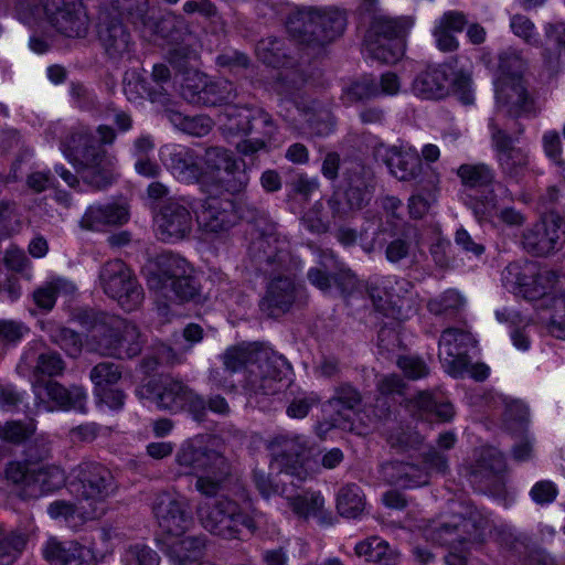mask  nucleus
Segmentation results:
<instances>
[{
    "mask_svg": "<svg viewBox=\"0 0 565 565\" xmlns=\"http://www.w3.org/2000/svg\"><path fill=\"white\" fill-rule=\"evenodd\" d=\"M99 141L86 126L73 127L62 141L65 157L82 174L83 180L95 189H105L113 182L116 158L103 146L116 140L115 130L107 125L97 127Z\"/></svg>",
    "mask_w": 565,
    "mask_h": 565,
    "instance_id": "nucleus-1",
    "label": "nucleus"
},
{
    "mask_svg": "<svg viewBox=\"0 0 565 565\" xmlns=\"http://www.w3.org/2000/svg\"><path fill=\"white\" fill-rule=\"evenodd\" d=\"M82 323L90 332L94 349L100 355L119 360L137 356L143 341L138 327L115 315L102 311L86 312Z\"/></svg>",
    "mask_w": 565,
    "mask_h": 565,
    "instance_id": "nucleus-2",
    "label": "nucleus"
},
{
    "mask_svg": "<svg viewBox=\"0 0 565 565\" xmlns=\"http://www.w3.org/2000/svg\"><path fill=\"white\" fill-rule=\"evenodd\" d=\"M196 515L204 530L223 540H238L244 531L254 534L263 519L262 512L227 495L201 501Z\"/></svg>",
    "mask_w": 565,
    "mask_h": 565,
    "instance_id": "nucleus-3",
    "label": "nucleus"
},
{
    "mask_svg": "<svg viewBox=\"0 0 565 565\" xmlns=\"http://www.w3.org/2000/svg\"><path fill=\"white\" fill-rule=\"evenodd\" d=\"M15 14L31 28L46 20L60 34L72 39L84 38L88 32L89 20L82 0H18Z\"/></svg>",
    "mask_w": 565,
    "mask_h": 565,
    "instance_id": "nucleus-4",
    "label": "nucleus"
},
{
    "mask_svg": "<svg viewBox=\"0 0 565 565\" xmlns=\"http://www.w3.org/2000/svg\"><path fill=\"white\" fill-rule=\"evenodd\" d=\"M345 25V13L337 8H297L286 21L289 34L315 53L338 39Z\"/></svg>",
    "mask_w": 565,
    "mask_h": 565,
    "instance_id": "nucleus-5",
    "label": "nucleus"
},
{
    "mask_svg": "<svg viewBox=\"0 0 565 565\" xmlns=\"http://www.w3.org/2000/svg\"><path fill=\"white\" fill-rule=\"evenodd\" d=\"M301 260L294 256L290 244L274 228L253 237L248 247L246 268L265 278L296 274Z\"/></svg>",
    "mask_w": 565,
    "mask_h": 565,
    "instance_id": "nucleus-6",
    "label": "nucleus"
},
{
    "mask_svg": "<svg viewBox=\"0 0 565 565\" xmlns=\"http://www.w3.org/2000/svg\"><path fill=\"white\" fill-rule=\"evenodd\" d=\"M266 448L271 455V468L285 477H290V483L297 486L312 476V459L309 440L303 435L282 433L267 440Z\"/></svg>",
    "mask_w": 565,
    "mask_h": 565,
    "instance_id": "nucleus-7",
    "label": "nucleus"
},
{
    "mask_svg": "<svg viewBox=\"0 0 565 565\" xmlns=\"http://www.w3.org/2000/svg\"><path fill=\"white\" fill-rule=\"evenodd\" d=\"M490 521L476 508H469L466 514H455L447 521L435 523L425 530L427 540L451 548L463 547L467 543L481 542Z\"/></svg>",
    "mask_w": 565,
    "mask_h": 565,
    "instance_id": "nucleus-8",
    "label": "nucleus"
},
{
    "mask_svg": "<svg viewBox=\"0 0 565 565\" xmlns=\"http://www.w3.org/2000/svg\"><path fill=\"white\" fill-rule=\"evenodd\" d=\"M148 388L152 393L153 402L159 409L172 414L185 411L196 422H202L205 418V399L183 382L162 376L159 380L150 381Z\"/></svg>",
    "mask_w": 565,
    "mask_h": 565,
    "instance_id": "nucleus-9",
    "label": "nucleus"
},
{
    "mask_svg": "<svg viewBox=\"0 0 565 565\" xmlns=\"http://www.w3.org/2000/svg\"><path fill=\"white\" fill-rule=\"evenodd\" d=\"M287 361L277 353L260 349L244 372L243 388L250 395H274L281 388Z\"/></svg>",
    "mask_w": 565,
    "mask_h": 565,
    "instance_id": "nucleus-10",
    "label": "nucleus"
},
{
    "mask_svg": "<svg viewBox=\"0 0 565 565\" xmlns=\"http://www.w3.org/2000/svg\"><path fill=\"white\" fill-rule=\"evenodd\" d=\"M99 284L104 292L115 299L125 311L138 309L143 301L141 285L121 259H113L102 266Z\"/></svg>",
    "mask_w": 565,
    "mask_h": 565,
    "instance_id": "nucleus-11",
    "label": "nucleus"
},
{
    "mask_svg": "<svg viewBox=\"0 0 565 565\" xmlns=\"http://www.w3.org/2000/svg\"><path fill=\"white\" fill-rule=\"evenodd\" d=\"M72 475L71 491L89 504L104 502L117 489L111 471L99 462H82Z\"/></svg>",
    "mask_w": 565,
    "mask_h": 565,
    "instance_id": "nucleus-12",
    "label": "nucleus"
},
{
    "mask_svg": "<svg viewBox=\"0 0 565 565\" xmlns=\"http://www.w3.org/2000/svg\"><path fill=\"white\" fill-rule=\"evenodd\" d=\"M491 145L503 179L520 183L529 171V153L513 145L512 136L494 120L489 121Z\"/></svg>",
    "mask_w": 565,
    "mask_h": 565,
    "instance_id": "nucleus-13",
    "label": "nucleus"
},
{
    "mask_svg": "<svg viewBox=\"0 0 565 565\" xmlns=\"http://www.w3.org/2000/svg\"><path fill=\"white\" fill-rule=\"evenodd\" d=\"M507 469L503 454L494 447H482L475 454L467 468L471 486L481 493L497 494L503 491Z\"/></svg>",
    "mask_w": 565,
    "mask_h": 565,
    "instance_id": "nucleus-14",
    "label": "nucleus"
},
{
    "mask_svg": "<svg viewBox=\"0 0 565 565\" xmlns=\"http://www.w3.org/2000/svg\"><path fill=\"white\" fill-rule=\"evenodd\" d=\"M257 57L271 67H285L280 73V89L287 96H291L306 83L307 76L300 70H289L292 58L289 55L287 42L282 38L267 36L258 41L256 45Z\"/></svg>",
    "mask_w": 565,
    "mask_h": 565,
    "instance_id": "nucleus-15",
    "label": "nucleus"
},
{
    "mask_svg": "<svg viewBox=\"0 0 565 565\" xmlns=\"http://www.w3.org/2000/svg\"><path fill=\"white\" fill-rule=\"evenodd\" d=\"M152 513L166 536L184 534L193 524L190 502L183 495L158 493L152 502Z\"/></svg>",
    "mask_w": 565,
    "mask_h": 565,
    "instance_id": "nucleus-16",
    "label": "nucleus"
},
{
    "mask_svg": "<svg viewBox=\"0 0 565 565\" xmlns=\"http://www.w3.org/2000/svg\"><path fill=\"white\" fill-rule=\"evenodd\" d=\"M563 218L556 213H547L527 227L522 234L523 248L533 256H547L561 247Z\"/></svg>",
    "mask_w": 565,
    "mask_h": 565,
    "instance_id": "nucleus-17",
    "label": "nucleus"
},
{
    "mask_svg": "<svg viewBox=\"0 0 565 565\" xmlns=\"http://www.w3.org/2000/svg\"><path fill=\"white\" fill-rule=\"evenodd\" d=\"M475 345L472 334L458 328L446 329L439 339V360L446 371L455 376H462L469 369L468 351Z\"/></svg>",
    "mask_w": 565,
    "mask_h": 565,
    "instance_id": "nucleus-18",
    "label": "nucleus"
},
{
    "mask_svg": "<svg viewBox=\"0 0 565 565\" xmlns=\"http://www.w3.org/2000/svg\"><path fill=\"white\" fill-rule=\"evenodd\" d=\"M156 221L161 241L174 243L185 238L192 231L190 202L184 198L166 200Z\"/></svg>",
    "mask_w": 565,
    "mask_h": 565,
    "instance_id": "nucleus-19",
    "label": "nucleus"
},
{
    "mask_svg": "<svg viewBox=\"0 0 565 565\" xmlns=\"http://www.w3.org/2000/svg\"><path fill=\"white\" fill-rule=\"evenodd\" d=\"M175 462L186 473L199 475L209 471L226 472L228 460L217 450L209 448L199 440L184 441L175 454Z\"/></svg>",
    "mask_w": 565,
    "mask_h": 565,
    "instance_id": "nucleus-20",
    "label": "nucleus"
},
{
    "mask_svg": "<svg viewBox=\"0 0 565 565\" xmlns=\"http://www.w3.org/2000/svg\"><path fill=\"white\" fill-rule=\"evenodd\" d=\"M239 218H245V216L238 214L236 203L227 198H206L201 211L196 213L200 228L213 234L228 231Z\"/></svg>",
    "mask_w": 565,
    "mask_h": 565,
    "instance_id": "nucleus-21",
    "label": "nucleus"
},
{
    "mask_svg": "<svg viewBox=\"0 0 565 565\" xmlns=\"http://www.w3.org/2000/svg\"><path fill=\"white\" fill-rule=\"evenodd\" d=\"M495 99L499 109L512 118H535L541 111L525 82L498 86Z\"/></svg>",
    "mask_w": 565,
    "mask_h": 565,
    "instance_id": "nucleus-22",
    "label": "nucleus"
},
{
    "mask_svg": "<svg viewBox=\"0 0 565 565\" xmlns=\"http://www.w3.org/2000/svg\"><path fill=\"white\" fill-rule=\"evenodd\" d=\"M294 274L269 277L265 295L259 301V309L268 318H278L290 310L296 300Z\"/></svg>",
    "mask_w": 565,
    "mask_h": 565,
    "instance_id": "nucleus-23",
    "label": "nucleus"
},
{
    "mask_svg": "<svg viewBox=\"0 0 565 565\" xmlns=\"http://www.w3.org/2000/svg\"><path fill=\"white\" fill-rule=\"evenodd\" d=\"M376 157L388 168L390 172L399 181H418L425 173L434 171L424 170L422 158L413 151L401 150L396 147L380 146Z\"/></svg>",
    "mask_w": 565,
    "mask_h": 565,
    "instance_id": "nucleus-24",
    "label": "nucleus"
},
{
    "mask_svg": "<svg viewBox=\"0 0 565 565\" xmlns=\"http://www.w3.org/2000/svg\"><path fill=\"white\" fill-rule=\"evenodd\" d=\"M44 559L51 565H96L97 558L93 548L76 541H60L50 537L43 548Z\"/></svg>",
    "mask_w": 565,
    "mask_h": 565,
    "instance_id": "nucleus-25",
    "label": "nucleus"
},
{
    "mask_svg": "<svg viewBox=\"0 0 565 565\" xmlns=\"http://www.w3.org/2000/svg\"><path fill=\"white\" fill-rule=\"evenodd\" d=\"M451 75H454V67L450 64L428 66L414 78L413 93L423 99H443L450 93Z\"/></svg>",
    "mask_w": 565,
    "mask_h": 565,
    "instance_id": "nucleus-26",
    "label": "nucleus"
},
{
    "mask_svg": "<svg viewBox=\"0 0 565 565\" xmlns=\"http://www.w3.org/2000/svg\"><path fill=\"white\" fill-rule=\"evenodd\" d=\"M98 35L109 60L118 63L131 57L135 43L120 20L111 18L104 21L99 26Z\"/></svg>",
    "mask_w": 565,
    "mask_h": 565,
    "instance_id": "nucleus-27",
    "label": "nucleus"
},
{
    "mask_svg": "<svg viewBox=\"0 0 565 565\" xmlns=\"http://www.w3.org/2000/svg\"><path fill=\"white\" fill-rule=\"evenodd\" d=\"M33 392L42 402H53L61 409H77L84 412L86 394L79 386L66 388L60 383L51 380H34Z\"/></svg>",
    "mask_w": 565,
    "mask_h": 565,
    "instance_id": "nucleus-28",
    "label": "nucleus"
},
{
    "mask_svg": "<svg viewBox=\"0 0 565 565\" xmlns=\"http://www.w3.org/2000/svg\"><path fill=\"white\" fill-rule=\"evenodd\" d=\"M192 271L190 264L180 255L162 253L157 256L154 267L149 270L148 286L157 292L167 288L169 282L182 279Z\"/></svg>",
    "mask_w": 565,
    "mask_h": 565,
    "instance_id": "nucleus-29",
    "label": "nucleus"
},
{
    "mask_svg": "<svg viewBox=\"0 0 565 565\" xmlns=\"http://www.w3.org/2000/svg\"><path fill=\"white\" fill-rule=\"evenodd\" d=\"M172 86L170 68L166 64H156L150 82L134 73L131 78L127 83L125 82V92L126 94L136 92L138 96H147L152 102H163Z\"/></svg>",
    "mask_w": 565,
    "mask_h": 565,
    "instance_id": "nucleus-30",
    "label": "nucleus"
},
{
    "mask_svg": "<svg viewBox=\"0 0 565 565\" xmlns=\"http://www.w3.org/2000/svg\"><path fill=\"white\" fill-rule=\"evenodd\" d=\"M373 198L372 190L340 185L328 199L327 204L333 220H345L351 213L365 207Z\"/></svg>",
    "mask_w": 565,
    "mask_h": 565,
    "instance_id": "nucleus-31",
    "label": "nucleus"
},
{
    "mask_svg": "<svg viewBox=\"0 0 565 565\" xmlns=\"http://www.w3.org/2000/svg\"><path fill=\"white\" fill-rule=\"evenodd\" d=\"M204 535H168L163 539V552L175 565H188L203 555Z\"/></svg>",
    "mask_w": 565,
    "mask_h": 565,
    "instance_id": "nucleus-32",
    "label": "nucleus"
},
{
    "mask_svg": "<svg viewBox=\"0 0 565 565\" xmlns=\"http://www.w3.org/2000/svg\"><path fill=\"white\" fill-rule=\"evenodd\" d=\"M236 97V89L232 82L227 79L206 81L202 84V89L192 93L185 88L184 99L190 104L200 106H218L232 103Z\"/></svg>",
    "mask_w": 565,
    "mask_h": 565,
    "instance_id": "nucleus-33",
    "label": "nucleus"
},
{
    "mask_svg": "<svg viewBox=\"0 0 565 565\" xmlns=\"http://www.w3.org/2000/svg\"><path fill=\"white\" fill-rule=\"evenodd\" d=\"M129 218L128 207L124 204L107 203L90 205L81 218V226L89 231H99L107 225H122Z\"/></svg>",
    "mask_w": 565,
    "mask_h": 565,
    "instance_id": "nucleus-34",
    "label": "nucleus"
},
{
    "mask_svg": "<svg viewBox=\"0 0 565 565\" xmlns=\"http://www.w3.org/2000/svg\"><path fill=\"white\" fill-rule=\"evenodd\" d=\"M168 167L172 174L184 183H196L204 170L201 156L191 148L181 147L170 153Z\"/></svg>",
    "mask_w": 565,
    "mask_h": 565,
    "instance_id": "nucleus-35",
    "label": "nucleus"
},
{
    "mask_svg": "<svg viewBox=\"0 0 565 565\" xmlns=\"http://www.w3.org/2000/svg\"><path fill=\"white\" fill-rule=\"evenodd\" d=\"M439 175L435 171L425 173L415 184V193L408 200L409 215L422 218L436 202Z\"/></svg>",
    "mask_w": 565,
    "mask_h": 565,
    "instance_id": "nucleus-36",
    "label": "nucleus"
},
{
    "mask_svg": "<svg viewBox=\"0 0 565 565\" xmlns=\"http://www.w3.org/2000/svg\"><path fill=\"white\" fill-rule=\"evenodd\" d=\"M414 21L409 17L402 18H376L365 38L377 39L382 41H403L404 36L412 28Z\"/></svg>",
    "mask_w": 565,
    "mask_h": 565,
    "instance_id": "nucleus-37",
    "label": "nucleus"
},
{
    "mask_svg": "<svg viewBox=\"0 0 565 565\" xmlns=\"http://www.w3.org/2000/svg\"><path fill=\"white\" fill-rule=\"evenodd\" d=\"M525 67V61L515 50L509 49L500 53L498 65L499 75L495 81V88L498 86L524 82L523 73Z\"/></svg>",
    "mask_w": 565,
    "mask_h": 565,
    "instance_id": "nucleus-38",
    "label": "nucleus"
},
{
    "mask_svg": "<svg viewBox=\"0 0 565 565\" xmlns=\"http://www.w3.org/2000/svg\"><path fill=\"white\" fill-rule=\"evenodd\" d=\"M305 116L310 130L317 136H327L333 131L335 118L330 108L318 100H311L302 107L297 104Z\"/></svg>",
    "mask_w": 565,
    "mask_h": 565,
    "instance_id": "nucleus-39",
    "label": "nucleus"
},
{
    "mask_svg": "<svg viewBox=\"0 0 565 565\" xmlns=\"http://www.w3.org/2000/svg\"><path fill=\"white\" fill-rule=\"evenodd\" d=\"M285 498L292 512L301 519L318 518L323 515L324 499L320 492L306 491L302 494H292L287 490Z\"/></svg>",
    "mask_w": 565,
    "mask_h": 565,
    "instance_id": "nucleus-40",
    "label": "nucleus"
},
{
    "mask_svg": "<svg viewBox=\"0 0 565 565\" xmlns=\"http://www.w3.org/2000/svg\"><path fill=\"white\" fill-rule=\"evenodd\" d=\"M28 541L26 532L8 531L0 525V565H12L24 551Z\"/></svg>",
    "mask_w": 565,
    "mask_h": 565,
    "instance_id": "nucleus-41",
    "label": "nucleus"
},
{
    "mask_svg": "<svg viewBox=\"0 0 565 565\" xmlns=\"http://www.w3.org/2000/svg\"><path fill=\"white\" fill-rule=\"evenodd\" d=\"M462 185L477 189L491 186L495 180L494 170L487 163H463L457 169Z\"/></svg>",
    "mask_w": 565,
    "mask_h": 565,
    "instance_id": "nucleus-42",
    "label": "nucleus"
},
{
    "mask_svg": "<svg viewBox=\"0 0 565 565\" xmlns=\"http://www.w3.org/2000/svg\"><path fill=\"white\" fill-rule=\"evenodd\" d=\"M115 8L120 14H126L134 24L149 28L158 32V24L149 8V0H121L117 1Z\"/></svg>",
    "mask_w": 565,
    "mask_h": 565,
    "instance_id": "nucleus-43",
    "label": "nucleus"
},
{
    "mask_svg": "<svg viewBox=\"0 0 565 565\" xmlns=\"http://www.w3.org/2000/svg\"><path fill=\"white\" fill-rule=\"evenodd\" d=\"M337 256L331 249H324L319 253L317 267H312L307 273L309 282L323 292L330 291L332 287V267H337Z\"/></svg>",
    "mask_w": 565,
    "mask_h": 565,
    "instance_id": "nucleus-44",
    "label": "nucleus"
},
{
    "mask_svg": "<svg viewBox=\"0 0 565 565\" xmlns=\"http://www.w3.org/2000/svg\"><path fill=\"white\" fill-rule=\"evenodd\" d=\"M355 554L364 557L367 562L385 563L386 565L393 563L396 558V553L390 547L387 542L377 536L369 537L355 545Z\"/></svg>",
    "mask_w": 565,
    "mask_h": 565,
    "instance_id": "nucleus-45",
    "label": "nucleus"
},
{
    "mask_svg": "<svg viewBox=\"0 0 565 565\" xmlns=\"http://www.w3.org/2000/svg\"><path fill=\"white\" fill-rule=\"evenodd\" d=\"M320 188V182L316 177H309L307 173H296L287 182V200L291 203L303 205L308 203L313 193Z\"/></svg>",
    "mask_w": 565,
    "mask_h": 565,
    "instance_id": "nucleus-46",
    "label": "nucleus"
},
{
    "mask_svg": "<svg viewBox=\"0 0 565 565\" xmlns=\"http://www.w3.org/2000/svg\"><path fill=\"white\" fill-rule=\"evenodd\" d=\"M364 42L367 56L384 64H393L404 54L403 41L386 42L365 38Z\"/></svg>",
    "mask_w": 565,
    "mask_h": 565,
    "instance_id": "nucleus-47",
    "label": "nucleus"
},
{
    "mask_svg": "<svg viewBox=\"0 0 565 565\" xmlns=\"http://www.w3.org/2000/svg\"><path fill=\"white\" fill-rule=\"evenodd\" d=\"M32 486V494H43L55 491L64 486L66 476L62 468L47 466L35 469Z\"/></svg>",
    "mask_w": 565,
    "mask_h": 565,
    "instance_id": "nucleus-48",
    "label": "nucleus"
},
{
    "mask_svg": "<svg viewBox=\"0 0 565 565\" xmlns=\"http://www.w3.org/2000/svg\"><path fill=\"white\" fill-rule=\"evenodd\" d=\"M365 502L362 490L356 484L342 487L337 498V509L342 516L356 518L364 510Z\"/></svg>",
    "mask_w": 565,
    "mask_h": 565,
    "instance_id": "nucleus-49",
    "label": "nucleus"
},
{
    "mask_svg": "<svg viewBox=\"0 0 565 565\" xmlns=\"http://www.w3.org/2000/svg\"><path fill=\"white\" fill-rule=\"evenodd\" d=\"M255 344L241 343L227 348L221 355L225 371L235 373L239 370H246L247 364L254 359V353L259 351Z\"/></svg>",
    "mask_w": 565,
    "mask_h": 565,
    "instance_id": "nucleus-50",
    "label": "nucleus"
},
{
    "mask_svg": "<svg viewBox=\"0 0 565 565\" xmlns=\"http://www.w3.org/2000/svg\"><path fill=\"white\" fill-rule=\"evenodd\" d=\"M159 295L167 299L179 301L196 300L200 297V286L195 277L190 273L184 278L169 282L167 288L157 291Z\"/></svg>",
    "mask_w": 565,
    "mask_h": 565,
    "instance_id": "nucleus-51",
    "label": "nucleus"
},
{
    "mask_svg": "<svg viewBox=\"0 0 565 565\" xmlns=\"http://www.w3.org/2000/svg\"><path fill=\"white\" fill-rule=\"evenodd\" d=\"M556 274L550 269H536L532 265V274L529 278V285L522 289V295L530 299H539L545 296L555 285Z\"/></svg>",
    "mask_w": 565,
    "mask_h": 565,
    "instance_id": "nucleus-52",
    "label": "nucleus"
},
{
    "mask_svg": "<svg viewBox=\"0 0 565 565\" xmlns=\"http://www.w3.org/2000/svg\"><path fill=\"white\" fill-rule=\"evenodd\" d=\"M248 124V121H246ZM248 130L249 135H256L258 139H265V142H270L277 131L278 127L274 121L270 114L265 111L263 108L252 107V115H249Z\"/></svg>",
    "mask_w": 565,
    "mask_h": 565,
    "instance_id": "nucleus-53",
    "label": "nucleus"
},
{
    "mask_svg": "<svg viewBox=\"0 0 565 565\" xmlns=\"http://www.w3.org/2000/svg\"><path fill=\"white\" fill-rule=\"evenodd\" d=\"M242 163L243 167H241V162L237 160L234 163V167H231L228 170H223L217 177L220 186L230 194H238L243 192L249 182L246 166L244 162Z\"/></svg>",
    "mask_w": 565,
    "mask_h": 565,
    "instance_id": "nucleus-54",
    "label": "nucleus"
},
{
    "mask_svg": "<svg viewBox=\"0 0 565 565\" xmlns=\"http://www.w3.org/2000/svg\"><path fill=\"white\" fill-rule=\"evenodd\" d=\"M341 185L374 191L373 173L363 163L351 161L343 170Z\"/></svg>",
    "mask_w": 565,
    "mask_h": 565,
    "instance_id": "nucleus-55",
    "label": "nucleus"
},
{
    "mask_svg": "<svg viewBox=\"0 0 565 565\" xmlns=\"http://www.w3.org/2000/svg\"><path fill=\"white\" fill-rule=\"evenodd\" d=\"M73 291L74 286L72 284L64 279H54L38 288L33 292V299L40 308L44 310H51L55 305L56 297L61 292L67 294Z\"/></svg>",
    "mask_w": 565,
    "mask_h": 565,
    "instance_id": "nucleus-56",
    "label": "nucleus"
},
{
    "mask_svg": "<svg viewBox=\"0 0 565 565\" xmlns=\"http://www.w3.org/2000/svg\"><path fill=\"white\" fill-rule=\"evenodd\" d=\"M121 376V365L108 361L96 364L89 373V377L95 385V392L111 387L120 381Z\"/></svg>",
    "mask_w": 565,
    "mask_h": 565,
    "instance_id": "nucleus-57",
    "label": "nucleus"
},
{
    "mask_svg": "<svg viewBox=\"0 0 565 565\" xmlns=\"http://www.w3.org/2000/svg\"><path fill=\"white\" fill-rule=\"evenodd\" d=\"M531 274L532 265L510 263L502 271V282L511 292L522 294V289L529 285Z\"/></svg>",
    "mask_w": 565,
    "mask_h": 565,
    "instance_id": "nucleus-58",
    "label": "nucleus"
},
{
    "mask_svg": "<svg viewBox=\"0 0 565 565\" xmlns=\"http://www.w3.org/2000/svg\"><path fill=\"white\" fill-rule=\"evenodd\" d=\"M278 480H274L269 475L259 469L253 470V482L260 493L262 497L268 499L274 494H279L285 497L288 488L286 487L285 479H291L290 477H285L278 472Z\"/></svg>",
    "mask_w": 565,
    "mask_h": 565,
    "instance_id": "nucleus-59",
    "label": "nucleus"
},
{
    "mask_svg": "<svg viewBox=\"0 0 565 565\" xmlns=\"http://www.w3.org/2000/svg\"><path fill=\"white\" fill-rule=\"evenodd\" d=\"M231 473V468L221 473L218 471H209L198 476L195 480V489L205 497L204 501L214 500L218 498L223 483Z\"/></svg>",
    "mask_w": 565,
    "mask_h": 565,
    "instance_id": "nucleus-60",
    "label": "nucleus"
},
{
    "mask_svg": "<svg viewBox=\"0 0 565 565\" xmlns=\"http://www.w3.org/2000/svg\"><path fill=\"white\" fill-rule=\"evenodd\" d=\"M380 96L377 82L372 77H362L352 83L343 92V99L347 103H358Z\"/></svg>",
    "mask_w": 565,
    "mask_h": 565,
    "instance_id": "nucleus-61",
    "label": "nucleus"
},
{
    "mask_svg": "<svg viewBox=\"0 0 565 565\" xmlns=\"http://www.w3.org/2000/svg\"><path fill=\"white\" fill-rule=\"evenodd\" d=\"M465 305L462 296L452 289L445 291L438 299L428 302V310L436 316H455Z\"/></svg>",
    "mask_w": 565,
    "mask_h": 565,
    "instance_id": "nucleus-62",
    "label": "nucleus"
},
{
    "mask_svg": "<svg viewBox=\"0 0 565 565\" xmlns=\"http://www.w3.org/2000/svg\"><path fill=\"white\" fill-rule=\"evenodd\" d=\"M52 341L72 358L81 354L83 342L81 335L65 327H57L51 333Z\"/></svg>",
    "mask_w": 565,
    "mask_h": 565,
    "instance_id": "nucleus-63",
    "label": "nucleus"
},
{
    "mask_svg": "<svg viewBox=\"0 0 565 565\" xmlns=\"http://www.w3.org/2000/svg\"><path fill=\"white\" fill-rule=\"evenodd\" d=\"M125 565H160L159 554L145 544L130 545L122 556Z\"/></svg>",
    "mask_w": 565,
    "mask_h": 565,
    "instance_id": "nucleus-64",
    "label": "nucleus"
}]
</instances>
